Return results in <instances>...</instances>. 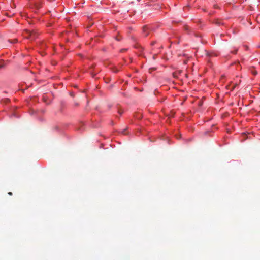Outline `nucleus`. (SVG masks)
I'll use <instances>...</instances> for the list:
<instances>
[{
    "instance_id": "1",
    "label": "nucleus",
    "mask_w": 260,
    "mask_h": 260,
    "mask_svg": "<svg viewBox=\"0 0 260 260\" xmlns=\"http://www.w3.org/2000/svg\"><path fill=\"white\" fill-rule=\"evenodd\" d=\"M26 34H27V36H25V37L27 39H34L37 36L36 32L34 30H26Z\"/></svg>"
},
{
    "instance_id": "4",
    "label": "nucleus",
    "mask_w": 260,
    "mask_h": 260,
    "mask_svg": "<svg viewBox=\"0 0 260 260\" xmlns=\"http://www.w3.org/2000/svg\"><path fill=\"white\" fill-rule=\"evenodd\" d=\"M5 66V65L3 62L0 63V69L4 68Z\"/></svg>"
},
{
    "instance_id": "9",
    "label": "nucleus",
    "mask_w": 260,
    "mask_h": 260,
    "mask_svg": "<svg viewBox=\"0 0 260 260\" xmlns=\"http://www.w3.org/2000/svg\"><path fill=\"white\" fill-rule=\"evenodd\" d=\"M17 42V40H16V39H15V40H14V41L13 42V43H15V42Z\"/></svg>"
},
{
    "instance_id": "6",
    "label": "nucleus",
    "mask_w": 260,
    "mask_h": 260,
    "mask_svg": "<svg viewBox=\"0 0 260 260\" xmlns=\"http://www.w3.org/2000/svg\"><path fill=\"white\" fill-rule=\"evenodd\" d=\"M118 113L120 114H121L123 113V111L122 110H120L118 111Z\"/></svg>"
},
{
    "instance_id": "3",
    "label": "nucleus",
    "mask_w": 260,
    "mask_h": 260,
    "mask_svg": "<svg viewBox=\"0 0 260 260\" xmlns=\"http://www.w3.org/2000/svg\"><path fill=\"white\" fill-rule=\"evenodd\" d=\"M35 6L37 9H39L41 7V3L40 2H37L35 4Z\"/></svg>"
},
{
    "instance_id": "11",
    "label": "nucleus",
    "mask_w": 260,
    "mask_h": 260,
    "mask_svg": "<svg viewBox=\"0 0 260 260\" xmlns=\"http://www.w3.org/2000/svg\"><path fill=\"white\" fill-rule=\"evenodd\" d=\"M114 72H118V70H114Z\"/></svg>"
},
{
    "instance_id": "2",
    "label": "nucleus",
    "mask_w": 260,
    "mask_h": 260,
    "mask_svg": "<svg viewBox=\"0 0 260 260\" xmlns=\"http://www.w3.org/2000/svg\"><path fill=\"white\" fill-rule=\"evenodd\" d=\"M143 31L144 35L145 37H147L148 36L149 32H148V28L147 26H144L143 28Z\"/></svg>"
},
{
    "instance_id": "14",
    "label": "nucleus",
    "mask_w": 260,
    "mask_h": 260,
    "mask_svg": "<svg viewBox=\"0 0 260 260\" xmlns=\"http://www.w3.org/2000/svg\"><path fill=\"white\" fill-rule=\"evenodd\" d=\"M75 105H76V106H78V103H76V104H75Z\"/></svg>"
},
{
    "instance_id": "5",
    "label": "nucleus",
    "mask_w": 260,
    "mask_h": 260,
    "mask_svg": "<svg viewBox=\"0 0 260 260\" xmlns=\"http://www.w3.org/2000/svg\"><path fill=\"white\" fill-rule=\"evenodd\" d=\"M237 84H235L231 88V90H233L234 88H235Z\"/></svg>"
},
{
    "instance_id": "12",
    "label": "nucleus",
    "mask_w": 260,
    "mask_h": 260,
    "mask_svg": "<svg viewBox=\"0 0 260 260\" xmlns=\"http://www.w3.org/2000/svg\"><path fill=\"white\" fill-rule=\"evenodd\" d=\"M253 74H254V75H255V74H256V72H254L253 73Z\"/></svg>"
},
{
    "instance_id": "7",
    "label": "nucleus",
    "mask_w": 260,
    "mask_h": 260,
    "mask_svg": "<svg viewBox=\"0 0 260 260\" xmlns=\"http://www.w3.org/2000/svg\"><path fill=\"white\" fill-rule=\"evenodd\" d=\"M116 39L117 40V41H120L121 38H118V37H116Z\"/></svg>"
},
{
    "instance_id": "13",
    "label": "nucleus",
    "mask_w": 260,
    "mask_h": 260,
    "mask_svg": "<svg viewBox=\"0 0 260 260\" xmlns=\"http://www.w3.org/2000/svg\"><path fill=\"white\" fill-rule=\"evenodd\" d=\"M236 52H237V50H235L234 53H236Z\"/></svg>"
},
{
    "instance_id": "8",
    "label": "nucleus",
    "mask_w": 260,
    "mask_h": 260,
    "mask_svg": "<svg viewBox=\"0 0 260 260\" xmlns=\"http://www.w3.org/2000/svg\"><path fill=\"white\" fill-rule=\"evenodd\" d=\"M8 194L9 195H12V193L10 192L8 193Z\"/></svg>"
},
{
    "instance_id": "10",
    "label": "nucleus",
    "mask_w": 260,
    "mask_h": 260,
    "mask_svg": "<svg viewBox=\"0 0 260 260\" xmlns=\"http://www.w3.org/2000/svg\"><path fill=\"white\" fill-rule=\"evenodd\" d=\"M71 95L72 96H74V95L72 93H71Z\"/></svg>"
}]
</instances>
